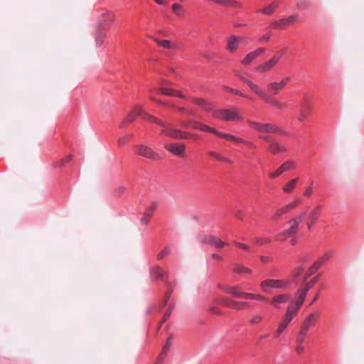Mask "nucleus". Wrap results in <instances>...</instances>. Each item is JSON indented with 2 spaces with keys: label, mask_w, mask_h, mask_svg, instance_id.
<instances>
[{
  "label": "nucleus",
  "mask_w": 364,
  "mask_h": 364,
  "mask_svg": "<svg viewBox=\"0 0 364 364\" xmlns=\"http://www.w3.org/2000/svg\"><path fill=\"white\" fill-rule=\"evenodd\" d=\"M114 21V15L107 11H104L100 16L99 26L103 30H106L111 26Z\"/></svg>",
  "instance_id": "obj_15"
},
{
  "label": "nucleus",
  "mask_w": 364,
  "mask_h": 364,
  "mask_svg": "<svg viewBox=\"0 0 364 364\" xmlns=\"http://www.w3.org/2000/svg\"><path fill=\"white\" fill-rule=\"evenodd\" d=\"M218 287L225 293L229 294L235 298H242L245 299L267 301V299L262 295L242 291L239 289V288L237 286L220 284Z\"/></svg>",
  "instance_id": "obj_2"
},
{
  "label": "nucleus",
  "mask_w": 364,
  "mask_h": 364,
  "mask_svg": "<svg viewBox=\"0 0 364 364\" xmlns=\"http://www.w3.org/2000/svg\"><path fill=\"white\" fill-rule=\"evenodd\" d=\"M247 304H248V303L246 301H240L234 300V302L231 305L232 306L231 309H235L237 311L242 310L247 306Z\"/></svg>",
  "instance_id": "obj_45"
},
{
  "label": "nucleus",
  "mask_w": 364,
  "mask_h": 364,
  "mask_svg": "<svg viewBox=\"0 0 364 364\" xmlns=\"http://www.w3.org/2000/svg\"><path fill=\"white\" fill-rule=\"evenodd\" d=\"M266 49L264 48H259L253 51L248 53L245 58L241 60V64L244 66H247L252 61H254L260 55L264 53Z\"/></svg>",
  "instance_id": "obj_14"
},
{
  "label": "nucleus",
  "mask_w": 364,
  "mask_h": 364,
  "mask_svg": "<svg viewBox=\"0 0 364 364\" xmlns=\"http://www.w3.org/2000/svg\"><path fill=\"white\" fill-rule=\"evenodd\" d=\"M309 331L306 329H303L300 328L299 331L298 332L296 337L295 338V343H304L306 337L307 336Z\"/></svg>",
  "instance_id": "obj_38"
},
{
  "label": "nucleus",
  "mask_w": 364,
  "mask_h": 364,
  "mask_svg": "<svg viewBox=\"0 0 364 364\" xmlns=\"http://www.w3.org/2000/svg\"><path fill=\"white\" fill-rule=\"evenodd\" d=\"M218 136L221 137V138L226 139L228 140L233 141H235V142L240 143L241 141H243V139H242L240 137L234 136V135H232L231 134L224 133V132H219Z\"/></svg>",
  "instance_id": "obj_36"
},
{
  "label": "nucleus",
  "mask_w": 364,
  "mask_h": 364,
  "mask_svg": "<svg viewBox=\"0 0 364 364\" xmlns=\"http://www.w3.org/2000/svg\"><path fill=\"white\" fill-rule=\"evenodd\" d=\"M301 202L300 198H296L293 202H291L279 208H278L272 215L273 220H279L285 214L290 213L291 210L295 209L299 204Z\"/></svg>",
  "instance_id": "obj_6"
},
{
  "label": "nucleus",
  "mask_w": 364,
  "mask_h": 364,
  "mask_svg": "<svg viewBox=\"0 0 364 364\" xmlns=\"http://www.w3.org/2000/svg\"><path fill=\"white\" fill-rule=\"evenodd\" d=\"M105 37V30H103L102 28H98V30L96 31L95 33V41L97 46H101L104 38Z\"/></svg>",
  "instance_id": "obj_35"
},
{
  "label": "nucleus",
  "mask_w": 364,
  "mask_h": 364,
  "mask_svg": "<svg viewBox=\"0 0 364 364\" xmlns=\"http://www.w3.org/2000/svg\"><path fill=\"white\" fill-rule=\"evenodd\" d=\"M164 148L174 155L180 156L182 157L184 156L183 153L186 149V145L183 143H171L169 144H166Z\"/></svg>",
  "instance_id": "obj_18"
},
{
  "label": "nucleus",
  "mask_w": 364,
  "mask_h": 364,
  "mask_svg": "<svg viewBox=\"0 0 364 364\" xmlns=\"http://www.w3.org/2000/svg\"><path fill=\"white\" fill-rule=\"evenodd\" d=\"M213 117L223 121H238L242 119L240 114L230 109H220L213 111Z\"/></svg>",
  "instance_id": "obj_4"
},
{
  "label": "nucleus",
  "mask_w": 364,
  "mask_h": 364,
  "mask_svg": "<svg viewBox=\"0 0 364 364\" xmlns=\"http://www.w3.org/2000/svg\"><path fill=\"white\" fill-rule=\"evenodd\" d=\"M136 154L145 158L154 160L159 161L161 159V155L154 151L151 148L143 144H138L136 146Z\"/></svg>",
  "instance_id": "obj_9"
},
{
  "label": "nucleus",
  "mask_w": 364,
  "mask_h": 364,
  "mask_svg": "<svg viewBox=\"0 0 364 364\" xmlns=\"http://www.w3.org/2000/svg\"><path fill=\"white\" fill-rule=\"evenodd\" d=\"M312 256L311 254L305 253L299 257V261L301 263H306L311 260Z\"/></svg>",
  "instance_id": "obj_53"
},
{
  "label": "nucleus",
  "mask_w": 364,
  "mask_h": 364,
  "mask_svg": "<svg viewBox=\"0 0 364 364\" xmlns=\"http://www.w3.org/2000/svg\"><path fill=\"white\" fill-rule=\"evenodd\" d=\"M215 159L220 161H223V162L228 163V164L232 163V161L230 159H228L225 156H223L220 155V154H218Z\"/></svg>",
  "instance_id": "obj_61"
},
{
  "label": "nucleus",
  "mask_w": 364,
  "mask_h": 364,
  "mask_svg": "<svg viewBox=\"0 0 364 364\" xmlns=\"http://www.w3.org/2000/svg\"><path fill=\"white\" fill-rule=\"evenodd\" d=\"M233 272L238 274H250L252 272V270L246 267L237 264H235V267L233 269Z\"/></svg>",
  "instance_id": "obj_41"
},
{
  "label": "nucleus",
  "mask_w": 364,
  "mask_h": 364,
  "mask_svg": "<svg viewBox=\"0 0 364 364\" xmlns=\"http://www.w3.org/2000/svg\"><path fill=\"white\" fill-rule=\"evenodd\" d=\"M255 95L259 97L264 102L270 105L271 106L277 109H282L287 107L286 103L280 102L277 99L270 96L262 87H259L258 89V90L255 92Z\"/></svg>",
  "instance_id": "obj_5"
},
{
  "label": "nucleus",
  "mask_w": 364,
  "mask_h": 364,
  "mask_svg": "<svg viewBox=\"0 0 364 364\" xmlns=\"http://www.w3.org/2000/svg\"><path fill=\"white\" fill-rule=\"evenodd\" d=\"M73 159V155L72 154H69L66 157L59 160V161H57L54 163V166L55 167H61L63 166H64L65 164L70 162Z\"/></svg>",
  "instance_id": "obj_46"
},
{
  "label": "nucleus",
  "mask_w": 364,
  "mask_h": 364,
  "mask_svg": "<svg viewBox=\"0 0 364 364\" xmlns=\"http://www.w3.org/2000/svg\"><path fill=\"white\" fill-rule=\"evenodd\" d=\"M287 26L285 18H281L278 21H274L270 23L266 29H284Z\"/></svg>",
  "instance_id": "obj_32"
},
{
  "label": "nucleus",
  "mask_w": 364,
  "mask_h": 364,
  "mask_svg": "<svg viewBox=\"0 0 364 364\" xmlns=\"http://www.w3.org/2000/svg\"><path fill=\"white\" fill-rule=\"evenodd\" d=\"M171 252V249L169 247H166L165 249H164L162 251H161L158 255H157V259L159 260V259H161L162 258H164V257H165L166 255H168Z\"/></svg>",
  "instance_id": "obj_54"
},
{
  "label": "nucleus",
  "mask_w": 364,
  "mask_h": 364,
  "mask_svg": "<svg viewBox=\"0 0 364 364\" xmlns=\"http://www.w3.org/2000/svg\"><path fill=\"white\" fill-rule=\"evenodd\" d=\"M161 134L175 139H186L191 135L181 129L171 128L166 123L161 129Z\"/></svg>",
  "instance_id": "obj_8"
},
{
  "label": "nucleus",
  "mask_w": 364,
  "mask_h": 364,
  "mask_svg": "<svg viewBox=\"0 0 364 364\" xmlns=\"http://www.w3.org/2000/svg\"><path fill=\"white\" fill-rule=\"evenodd\" d=\"M173 308H174V305L173 304H171L168 309H166L165 314H164L163 316V318H162V320L161 321V323H160V326L159 328L161 326L162 323H164V322H166L168 318L169 317L171 316V314H172V311L173 310Z\"/></svg>",
  "instance_id": "obj_47"
},
{
  "label": "nucleus",
  "mask_w": 364,
  "mask_h": 364,
  "mask_svg": "<svg viewBox=\"0 0 364 364\" xmlns=\"http://www.w3.org/2000/svg\"><path fill=\"white\" fill-rule=\"evenodd\" d=\"M157 208V203L153 202L144 212V215L151 218Z\"/></svg>",
  "instance_id": "obj_44"
},
{
  "label": "nucleus",
  "mask_w": 364,
  "mask_h": 364,
  "mask_svg": "<svg viewBox=\"0 0 364 364\" xmlns=\"http://www.w3.org/2000/svg\"><path fill=\"white\" fill-rule=\"evenodd\" d=\"M194 124V129L200 130L202 132H210L215 134L218 136L219 131L215 129V128H213L210 126L203 124L202 123H193Z\"/></svg>",
  "instance_id": "obj_26"
},
{
  "label": "nucleus",
  "mask_w": 364,
  "mask_h": 364,
  "mask_svg": "<svg viewBox=\"0 0 364 364\" xmlns=\"http://www.w3.org/2000/svg\"><path fill=\"white\" fill-rule=\"evenodd\" d=\"M269 40H270V35L263 34L262 36H261L259 38L258 41L261 43H267Z\"/></svg>",
  "instance_id": "obj_63"
},
{
  "label": "nucleus",
  "mask_w": 364,
  "mask_h": 364,
  "mask_svg": "<svg viewBox=\"0 0 364 364\" xmlns=\"http://www.w3.org/2000/svg\"><path fill=\"white\" fill-rule=\"evenodd\" d=\"M223 87L225 90H227L228 92H230L234 95L242 97L244 98L251 99L247 95L242 93L241 91H240L237 89H235V88H232V87H230L226 86V85H224Z\"/></svg>",
  "instance_id": "obj_42"
},
{
  "label": "nucleus",
  "mask_w": 364,
  "mask_h": 364,
  "mask_svg": "<svg viewBox=\"0 0 364 364\" xmlns=\"http://www.w3.org/2000/svg\"><path fill=\"white\" fill-rule=\"evenodd\" d=\"M239 46V39L235 35H231L227 40V50L232 53L236 51Z\"/></svg>",
  "instance_id": "obj_22"
},
{
  "label": "nucleus",
  "mask_w": 364,
  "mask_h": 364,
  "mask_svg": "<svg viewBox=\"0 0 364 364\" xmlns=\"http://www.w3.org/2000/svg\"><path fill=\"white\" fill-rule=\"evenodd\" d=\"M322 208L321 205H316L309 213L307 215L308 219H310L311 220H314L317 222L318 219L320 217L321 214V210Z\"/></svg>",
  "instance_id": "obj_31"
},
{
  "label": "nucleus",
  "mask_w": 364,
  "mask_h": 364,
  "mask_svg": "<svg viewBox=\"0 0 364 364\" xmlns=\"http://www.w3.org/2000/svg\"><path fill=\"white\" fill-rule=\"evenodd\" d=\"M198 242L204 245H210L217 248H223L228 244L219 237L213 235H199L197 237Z\"/></svg>",
  "instance_id": "obj_7"
},
{
  "label": "nucleus",
  "mask_w": 364,
  "mask_h": 364,
  "mask_svg": "<svg viewBox=\"0 0 364 364\" xmlns=\"http://www.w3.org/2000/svg\"><path fill=\"white\" fill-rule=\"evenodd\" d=\"M284 50H279L274 53L272 58H273L275 62L278 63L281 58L284 56Z\"/></svg>",
  "instance_id": "obj_52"
},
{
  "label": "nucleus",
  "mask_w": 364,
  "mask_h": 364,
  "mask_svg": "<svg viewBox=\"0 0 364 364\" xmlns=\"http://www.w3.org/2000/svg\"><path fill=\"white\" fill-rule=\"evenodd\" d=\"M302 344L303 343H296L295 350L298 354H301L304 350V347Z\"/></svg>",
  "instance_id": "obj_64"
},
{
  "label": "nucleus",
  "mask_w": 364,
  "mask_h": 364,
  "mask_svg": "<svg viewBox=\"0 0 364 364\" xmlns=\"http://www.w3.org/2000/svg\"><path fill=\"white\" fill-rule=\"evenodd\" d=\"M263 320V316L259 314H254L252 318L249 320V323L251 325L259 324Z\"/></svg>",
  "instance_id": "obj_43"
},
{
  "label": "nucleus",
  "mask_w": 364,
  "mask_h": 364,
  "mask_svg": "<svg viewBox=\"0 0 364 364\" xmlns=\"http://www.w3.org/2000/svg\"><path fill=\"white\" fill-rule=\"evenodd\" d=\"M193 123H200V122H197V121L190 120V121H186V122H182L181 123V125L183 127H190L194 129V124Z\"/></svg>",
  "instance_id": "obj_56"
},
{
  "label": "nucleus",
  "mask_w": 364,
  "mask_h": 364,
  "mask_svg": "<svg viewBox=\"0 0 364 364\" xmlns=\"http://www.w3.org/2000/svg\"><path fill=\"white\" fill-rule=\"evenodd\" d=\"M168 272L159 266L154 267L150 269V277L154 281L161 280L165 283H168Z\"/></svg>",
  "instance_id": "obj_13"
},
{
  "label": "nucleus",
  "mask_w": 364,
  "mask_h": 364,
  "mask_svg": "<svg viewBox=\"0 0 364 364\" xmlns=\"http://www.w3.org/2000/svg\"><path fill=\"white\" fill-rule=\"evenodd\" d=\"M254 242L256 245H262L264 244H267L271 242V240L266 237H255Z\"/></svg>",
  "instance_id": "obj_51"
},
{
  "label": "nucleus",
  "mask_w": 364,
  "mask_h": 364,
  "mask_svg": "<svg viewBox=\"0 0 364 364\" xmlns=\"http://www.w3.org/2000/svg\"><path fill=\"white\" fill-rule=\"evenodd\" d=\"M300 112L310 114L311 105H310V97L309 95H305L302 102L300 103Z\"/></svg>",
  "instance_id": "obj_27"
},
{
  "label": "nucleus",
  "mask_w": 364,
  "mask_h": 364,
  "mask_svg": "<svg viewBox=\"0 0 364 364\" xmlns=\"http://www.w3.org/2000/svg\"><path fill=\"white\" fill-rule=\"evenodd\" d=\"M289 284V281L268 279L261 282V287L264 291L268 292L269 288L284 289Z\"/></svg>",
  "instance_id": "obj_10"
},
{
  "label": "nucleus",
  "mask_w": 364,
  "mask_h": 364,
  "mask_svg": "<svg viewBox=\"0 0 364 364\" xmlns=\"http://www.w3.org/2000/svg\"><path fill=\"white\" fill-rule=\"evenodd\" d=\"M319 279V275L314 277L309 281H306L304 283V287H302L306 291H309L318 282Z\"/></svg>",
  "instance_id": "obj_37"
},
{
  "label": "nucleus",
  "mask_w": 364,
  "mask_h": 364,
  "mask_svg": "<svg viewBox=\"0 0 364 364\" xmlns=\"http://www.w3.org/2000/svg\"><path fill=\"white\" fill-rule=\"evenodd\" d=\"M267 150L273 154H277L280 152L286 151L287 148L284 145L278 143L274 139L267 146Z\"/></svg>",
  "instance_id": "obj_21"
},
{
  "label": "nucleus",
  "mask_w": 364,
  "mask_h": 364,
  "mask_svg": "<svg viewBox=\"0 0 364 364\" xmlns=\"http://www.w3.org/2000/svg\"><path fill=\"white\" fill-rule=\"evenodd\" d=\"M212 2L225 7L242 8V3L235 0H212Z\"/></svg>",
  "instance_id": "obj_25"
},
{
  "label": "nucleus",
  "mask_w": 364,
  "mask_h": 364,
  "mask_svg": "<svg viewBox=\"0 0 364 364\" xmlns=\"http://www.w3.org/2000/svg\"><path fill=\"white\" fill-rule=\"evenodd\" d=\"M267 94L271 95H277L282 90L277 82H269L267 85Z\"/></svg>",
  "instance_id": "obj_28"
},
{
  "label": "nucleus",
  "mask_w": 364,
  "mask_h": 364,
  "mask_svg": "<svg viewBox=\"0 0 364 364\" xmlns=\"http://www.w3.org/2000/svg\"><path fill=\"white\" fill-rule=\"evenodd\" d=\"M282 173L283 171L281 169V167L279 166L275 171L269 173V176L271 178H275L279 177Z\"/></svg>",
  "instance_id": "obj_55"
},
{
  "label": "nucleus",
  "mask_w": 364,
  "mask_h": 364,
  "mask_svg": "<svg viewBox=\"0 0 364 364\" xmlns=\"http://www.w3.org/2000/svg\"><path fill=\"white\" fill-rule=\"evenodd\" d=\"M160 92L164 95L177 97L181 99H186V96L183 95L181 91L178 90H174L168 87H161L160 89Z\"/></svg>",
  "instance_id": "obj_24"
},
{
  "label": "nucleus",
  "mask_w": 364,
  "mask_h": 364,
  "mask_svg": "<svg viewBox=\"0 0 364 364\" xmlns=\"http://www.w3.org/2000/svg\"><path fill=\"white\" fill-rule=\"evenodd\" d=\"M172 10L176 14V15L178 16H182L184 15V11L183 9V7L179 4H177V3L173 4L172 5Z\"/></svg>",
  "instance_id": "obj_48"
},
{
  "label": "nucleus",
  "mask_w": 364,
  "mask_h": 364,
  "mask_svg": "<svg viewBox=\"0 0 364 364\" xmlns=\"http://www.w3.org/2000/svg\"><path fill=\"white\" fill-rule=\"evenodd\" d=\"M331 257V254L330 252H326L323 255L321 256L314 263L316 266L321 267L328 259Z\"/></svg>",
  "instance_id": "obj_40"
},
{
  "label": "nucleus",
  "mask_w": 364,
  "mask_h": 364,
  "mask_svg": "<svg viewBox=\"0 0 364 364\" xmlns=\"http://www.w3.org/2000/svg\"><path fill=\"white\" fill-rule=\"evenodd\" d=\"M142 114V108L140 106H136L134 109L127 116V117L120 123L119 128H125L128 124L132 122L136 117Z\"/></svg>",
  "instance_id": "obj_17"
},
{
  "label": "nucleus",
  "mask_w": 364,
  "mask_h": 364,
  "mask_svg": "<svg viewBox=\"0 0 364 364\" xmlns=\"http://www.w3.org/2000/svg\"><path fill=\"white\" fill-rule=\"evenodd\" d=\"M172 344H173V337L171 336H170L167 338V340L166 341V343L164 346L160 355L157 358V360H158L159 362H163L164 361V358L168 355V353L169 352Z\"/></svg>",
  "instance_id": "obj_23"
},
{
  "label": "nucleus",
  "mask_w": 364,
  "mask_h": 364,
  "mask_svg": "<svg viewBox=\"0 0 364 364\" xmlns=\"http://www.w3.org/2000/svg\"><path fill=\"white\" fill-rule=\"evenodd\" d=\"M277 64V63H276L275 60L271 58L266 62L256 66L255 68V70L261 73H267L271 70Z\"/></svg>",
  "instance_id": "obj_19"
},
{
  "label": "nucleus",
  "mask_w": 364,
  "mask_h": 364,
  "mask_svg": "<svg viewBox=\"0 0 364 364\" xmlns=\"http://www.w3.org/2000/svg\"><path fill=\"white\" fill-rule=\"evenodd\" d=\"M306 212H302L296 217L289 220L287 223L290 227L285 230L275 235V240L279 242L285 241L287 238L293 237L298 231L299 224L303 221Z\"/></svg>",
  "instance_id": "obj_1"
},
{
  "label": "nucleus",
  "mask_w": 364,
  "mask_h": 364,
  "mask_svg": "<svg viewBox=\"0 0 364 364\" xmlns=\"http://www.w3.org/2000/svg\"><path fill=\"white\" fill-rule=\"evenodd\" d=\"M247 124L256 132L266 134H285L286 132L279 127L272 123H260L248 120Z\"/></svg>",
  "instance_id": "obj_3"
},
{
  "label": "nucleus",
  "mask_w": 364,
  "mask_h": 364,
  "mask_svg": "<svg viewBox=\"0 0 364 364\" xmlns=\"http://www.w3.org/2000/svg\"><path fill=\"white\" fill-rule=\"evenodd\" d=\"M233 243L237 247L241 248L242 250L249 251L250 250V247L245 243L238 242L237 241H233Z\"/></svg>",
  "instance_id": "obj_58"
},
{
  "label": "nucleus",
  "mask_w": 364,
  "mask_h": 364,
  "mask_svg": "<svg viewBox=\"0 0 364 364\" xmlns=\"http://www.w3.org/2000/svg\"><path fill=\"white\" fill-rule=\"evenodd\" d=\"M290 77H286L283 78L280 82H278L279 85L280 86L281 89L283 90L285 86L288 84L289 82Z\"/></svg>",
  "instance_id": "obj_62"
},
{
  "label": "nucleus",
  "mask_w": 364,
  "mask_h": 364,
  "mask_svg": "<svg viewBox=\"0 0 364 364\" xmlns=\"http://www.w3.org/2000/svg\"><path fill=\"white\" fill-rule=\"evenodd\" d=\"M281 169L283 171V173L285 171H291L296 168V162L294 160H288L283 163L281 166Z\"/></svg>",
  "instance_id": "obj_33"
},
{
  "label": "nucleus",
  "mask_w": 364,
  "mask_h": 364,
  "mask_svg": "<svg viewBox=\"0 0 364 364\" xmlns=\"http://www.w3.org/2000/svg\"><path fill=\"white\" fill-rule=\"evenodd\" d=\"M141 116L144 119L147 120L148 122H153L156 124H158L159 126L161 127V128H163L165 126V124H166L165 122L157 119L156 117H155L153 115H151L149 114L144 112L143 109H142V114H141Z\"/></svg>",
  "instance_id": "obj_30"
},
{
  "label": "nucleus",
  "mask_w": 364,
  "mask_h": 364,
  "mask_svg": "<svg viewBox=\"0 0 364 364\" xmlns=\"http://www.w3.org/2000/svg\"><path fill=\"white\" fill-rule=\"evenodd\" d=\"M235 75L239 77L243 82H245L250 89V90L255 94V92L260 87L257 84L255 83L251 80L245 77L240 71H236Z\"/></svg>",
  "instance_id": "obj_20"
},
{
  "label": "nucleus",
  "mask_w": 364,
  "mask_h": 364,
  "mask_svg": "<svg viewBox=\"0 0 364 364\" xmlns=\"http://www.w3.org/2000/svg\"><path fill=\"white\" fill-rule=\"evenodd\" d=\"M296 314H297L295 313L294 310H291L287 307V312L283 318L282 321L279 324L277 329L274 332V338H278L280 334L285 331L289 323L292 321Z\"/></svg>",
  "instance_id": "obj_11"
},
{
  "label": "nucleus",
  "mask_w": 364,
  "mask_h": 364,
  "mask_svg": "<svg viewBox=\"0 0 364 364\" xmlns=\"http://www.w3.org/2000/svg\"><path fill=\"white\" fill-rule=\"evenodd\" d=\"M304 270V266H303V265L299 266L297 268H296V269L294 272V274H293L294 277L297 278L298 277H299V275L303 272Z\"/></svg>",
  "instance_id": "obj_59"
},
{
  "label": "nucleus",
  "mask_w": 364,
  "mask_h": 364,
  "mask_svg": "<svg viewBox=\"0 0 364 364\" xmlns=\"http://www.w3.org/2000/svg\"><path fill=\"white\" fill-rule=\"evenodd\" d=\"M133 137V134H129L123 136L119 137L118 139V145L122 146L127 144Z\"/></svg>",
  "instance_id": "obj_50"
},
{
  "label": "nucleus",
  "mask_w": 364,
  "mask_h": 364,
  "mask_svg": "<svg viewBox=\"0 0 364 364\" xmlns=\"http://www.w3.org/2000/svg\"><path fill=\"white\" fill-rule=\"evenodd\" d=\"M319 316L320 314L318 311L311 312L304 318L301 325V328L309 331V329L315 325Z\"/></svg>",
  "instance_id": "obj_16"
},
{
  "label": "nucleus",
  "mask_w": 364,
  "mask_h": 364,
  "mask_svg": "<svg viewBox=\"0 0 364 364\" xmlns=\"http://www.w3.org/2000/svg\"><path fill=\"white\" fill-rule=\"evenodd\" d=\"M218 302L220 304H221L225 307L232 308L231 305L234 302V300L230 299L228 297H222L221 299H220Z\"/></svg>",
  "instance_id": "obj_49"
},
{
  "label": "nucleus",
  "mask_w": 364,
  "mask_h": 364,
  "mask_svg": "<svg viewBox=\"0 0 364 364\" xmlns=\"http://www.w3.org/2000/svg\"><path fill=\"white\" fill-rule=\"evenodd\" d=\"M201 108L207 112H210L213 111L212 105L207 101H205V102L203 103V107Z\"/></svg>",
  "instance_id": "obj_60"
},
{
  "label": "nucleus",
  "mask_w": 364,
  "mask_h": 364,
  "mask_svg": "<svg viewBox=\"0 0 364 364\" xmlns=\"http://www.w3.org/2000/svg\"><path fill=\"white\" fill-rule=\"evenodd\" d=\"M299 181L298 178H295L291 181H289L284 187H283V191L286 193H290L293 191V190L295 188L296 185L297 184Z\"/></svg>",
  "instance_id": "obj_34"
},
{
  "label": "nucleus",
  "mask_w": 364,
  "mask_h": 364,
  "mask_svg": "<svg viewBox=\"0 0 364 364\" xmlns=\"http://www.w3.org/2000/svg\"><path fill=\"white\" fill-rule=\"evenodd\" d=\"M278 6L277 3L273 2L268 5L267 6L264 7L263 9L260 11L261 13L265 15H272L275 10V9Z\"/></svg>",
  "instance_id": "obj_39"
},
{
  "label": "nucleus",
  "mask_w": 364,
  "mask_h": 364,
  "mask_svg": "<svg viewBox=\"0 0 364 364\" xmlns=\"http://www.w3.org/2000/svg\"><path fill=\"white\" fill-rule=\"evenodd\" d=\"M307 293L308 291L302 287L298 289L296 293L295 304L291 303L289 304L288 308L294 310V312L297 314L304 301H305Z\"/></svg>",
  "instance_id": "obj_12"
},
{
  "label": "nucleus",
  "mask_w": 364,
  "mask_h": 364,
  "mask_svg": "<svg viewBox=\"0 0 364 364\" xmlns=\"http://www.w3.org/2000/svg\"><path fill=\"white\" fill-rule=\"evenodd\" d=\"M290 299V296L288 294H284L275 296L272 298L271 304L275 306H277L280 304L287 302Z\"/></svg>",
  "instance_id": "obj_29"
},
{
  "label": "nucleus",
  "mask_w": 364,
  "mask_h": 364,
  "mask_svg": "<svg viewBox=\"0 0 364 364\" xmlns=\"http://www.w3.org/2000/svg\"><path fill=\"white\" fill-rule=\"evenodd\" d=\"M191 100L196 105L200 106V107H203V103L205 102V100L202 98H197V97H190Z\"/></svg>",
  "instance_id": "obj_57"
}]
</instances>
